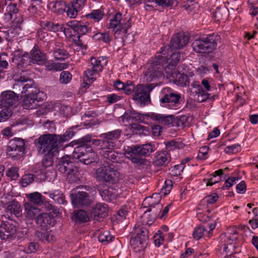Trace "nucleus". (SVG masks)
Listing matches in <instances>:
<instances>
[{
  "mask_svg": "<svg viewBox=\"0 0 258 258\" xmlns=\"http://www.w3.org/2000/svg\"><path fill=\"white\" fill-rule=\"evenodd\" d=\"M152 152L153 148L150 144L127 146L124 148V155L137 166L145 164L146 160L141 158V156H147Z\"/></svg>",
  "mask_w": 258,
  "mask_h": 258,
  "instance_id": "1",
  "label": "nucleus"
},
{
  "mask_svg": "<svg viewBox=\"0 0 258 258\" xmlns=\"http://www.w3.org/2000/svg\"><path fill=\"white\" fill-rule=\"evenodd\" d=\"M148 231L140 224L136 225L130 240V245L135 252L144 250L147 245Z\"/></svg>",
  "mask_w": 258,
  "mask_h": 258,
  "instance_id": "2",
  "label": "nucleus"
},
{
  "mask_svg": "<svg viewBox=\"0 0 258 258\" xmlns=\"http://www.w3.org/2000/svg\"><path fill=\"white\" fill-rule=\"evenodd\" d=\"M58 137L56 135L46 134L40 136L34 141L39 154L52 153L56 151L58 146L57 141Z\"/></svg>",
  "mask_w": 258,
  "mask_h": 258,
  "instance_id": "3",
  "label": "nucleus"
},
{
  "mask_svg": "<svg viewBox=\"0 0 258 258\" xmlns=\"http://www.w3.org/2000/svg\"><path fill=\"white\" fill-rule=\"evenodd\" d=\"M218 39L219 36L214 34L199 38L192 42L193 50L197 53L212 52L216 49Z\"/></svg>",
  "mask_w": 258,
  "mask_h": 258,
  "instance_id": "4",
  "label": "nucleus"
},
{
  "mask_svg": "<svg viewBox=\"0 0 258 258\" xmlns=\"http://www.w3.org/2000/svg\"><path fill=\"white\" fill-rule=\"evenodd\" d=\"M77 145L74 148L72 154V157L74 159H78L80 162L86 165H88L93 163L96 159V154L93 151V149L89 146H86V145L82 143H77L71 144L69 146H74Z\"/></svg>",
  "mask_w": 258,
  "mask_h": 258,
  "instance_id": "5",
  "label": "nucleus"
},
{
  "mask_svg": "<svg viewBox=\"0 0 258 258\" xmlns=\"http://www.w3.org/2000/svg\"><path fill=\"white\" fill-rule=\"evenodd\" d=\"M57 169L60 172L65 174L69 182H74L79 179L78 168L69 156H63L60 159Z\"/></svg>",
  "mask_w": 258,
  "mask_h": 258,
  "instance_id": "6",
  "label": "nucleus"
},
{
  "mask_svg": "<svg viewBox=\"0 0 258 258\" xmlns=\"http://www.w3.org/2000/svg\"><path fill=\"white\" fill-rule=\"evenodd\" d=\"M119 172L109 166L100 167L95 172V178L100 182L115 183L119 180Z\"/></svg>",
  "mask_w": 258,
  "mask_h": 258,
  "instance_id": "7",
  "label": "nucleus"
},
{
  "mask_svg": "<svg viewBox=\"0 0 258 258\" xmlns=\"http://www.w3.org/2000/svg\"><path fill=\"white\" fill-rule=\"evenodd\" d=\"M160 102L163 106L175 109L179 104L181 96L170 88L166 87L161 91Z\"/></svg>",
  "mask_w": 258,
  "mask_h": 258,
  "instance_id": "8",
  "label": "nucleus"
},
{
  "mask_svg": "<svg viewBox=\"0 0 258 258\" xmlns=\"http://www.w3.org/2000/svg\"><path fill=\"white\" fill-rule=\"evenodd\" d=\"M157 85V84H150L145 86L138 85L135 90L133 99L144 105L150 103V93Z\"/></svg>",
  "mask_w": 258,
  "mask_h": 258,
  "instance_id": "9",
  "label": "nucleus"
},
{
  "mask_svg": "<svg viewBox=\"0 0 258 258\" xmlns=\"http://www.w3.org/2000/svg\"><path fill=\"white\" fill-rule=\"evenodd\" d=\"M129 21L130 19L127 20L122 19V14L120 13H117L110 19L107 28L112 29L115 32V34L119 32V33H122L123 34H125L128 29L131 27Z\"/></svg>",
  "mask_w": 258,
  "mask_h": 258,
  "instance_id": "10",
  "label": "nucleus"
},
{
  "mask_svg": "<svg viewBox=\"0 0 258 258\" xmlns=\"http://www.w3.org/2000/svg\"><path fill=\"white\" fill-rule=\"evenodd\" d=\"M17 83L14 85V88L22 87L21 93L24 95H37L39 93L34 81L25 76H20L18 79H15Z\"/></svg>",
  "mask_w": 258,
  "mask_h": 258,
  "instance_id": "11",
  "label": "nucleus"
},
{
  "mask_svg": "<svg viewBox=\"0 0 258 258\" xmlns=\"http://www.w3.org/2000/svg\"><path fill=\"white\" fill-rule=\"evenodd\" d=\"M161 199V196L159 194L157 193H154L151 196L145 198L143 202L142 205L144 208L148 209L145 211V213L147 212H151L152 208H155V206H157L156 208L153 209V213L155 216L154 218L157 217L162 207L160 204Z\"/></svg>",
  "mask_w": 258,
  "mask_h": 258,
  "instance_id": "12",
  "label": "nucleus"
},
{
  "mask_svg": "<svg viewBox=\"0 0 258 258\" xmlns=\"http://www.w3.org/2000/svg\"><path fill=\"white\" fill-rule=\"evenodd\" d=\"M24 140L21 138H15L10 141L7 148L8 155L12 157H20L23 155L25 150Z\"/></svg>",
  "mask_w": 258,
  "mask_h": 258,
  "instance_id": "13",
  "label": "nucleus"
},
{
  "mask_svg": "<svg viewBox=\"0 0 258 258\" xmlns=\"http://www.w3.org/2000/svg\"><path fill=\"white\" fill-rule=\"evenodd\" d=\"M161 62V59L158 61L154 60L147 69L145 74L147 81H155L163 77V68L160 64Z\"/></svg>",
  "mask_w": 258,
  "mask_h": 258,
  "instance_id": "14",
  "label": "nucleus"
},
{
  "mask_svg": "<svg viewBox=\"0 0 258 258\" xmlns=\"http://www.w3.org/2000/svg\"><path fill=\"white\" fill-rule=\"evenodd\" d=\"M72 204L76 207L87 206L91 204V200L88 193L85 191L77 192L76 189L71 191Z\"/></svg>",
  "mask_w": 258,
  "mask_h": 258,
  "instance_id": "15",
  "label": "nucleus"
},
{
  "mask_svg": "<svg viewBox=\"0 0 258 258\" xmlns=\"http://www.w3.org/2000/svg\"><path fill=\"white\" fill-rule=\"evenodd\" d=\"M165 71L167 74V77L171 79L177 85L183 87L188 85V78L186 75L176 72L175 70L169 71V67Z\"/></svg>",
  "mask_w": 258,
  "mask_h": 258,
  "instance_id": "16",
  "label": "nucleus"
},
{
  "mask_svg": "<svg viewBox=\"0 0 258 258\" xmlns=\"http://www.w3.org/2000/svg\"><path fill=\"white\" fill-rule=\"evenodd\" d=\"M17 97L16 93L11 91L2 93L0 96V106L12 110L13 106L16 103Z\"/></svg>",
  "mask_w": 258,
  "mask_h": 258,
  "instance_id": "17",
  "label": "nucleus"
},
{
  "mask_svg": "<svg viewBox=\"0 0 258 258\" xmlns=\"http://www.w3.org/2000/svg\"><path fill=\"white\" fill-rule=\"evenodd\" d=\"M90 62L92 66V70L88 69L84 73L86 81H89V84L94 80V75L95 74L102 71L103 69V66L100 59H97L96 58L92 57L90 58Z\"/></svg>",
  "mask_w": 258,
  "mask_h": 258,
  "instance_id": "18",
  "label": "nucleus"
},
{
  "mask_svg": "<svg viewBox=\"0 0 258 258\" xmlns=\"http://www.w3.org/2000/svg\"><path fill=\"white\" fill-rule=\"evenodd\" d=\"M189 37L184 34H177L173 36L169 47L172 49H179L185 46L189 42Z\"/></svg>",
  "mask_w": 258,
  "mask_h": 258,
  "instance_id": "19",
  "label": "nucleus"
},
{
  "mask_svg": "<svg viewBox=\"0 0 258 258\" xmlns=\"http://www.w3.org/2000/svg\"><path fill=\"white\" fill-rule=\"evenodd\" d=\"M107 212L108 209L106 205L98 203L92 208L90 212V217L98 221L107 216Z\"/></svg>",
  "mask_w": 258,
  "mask_h": 258,
  "instance_id": "20",
  "label": "nucleus"
},
{
  "mask_svg": "<svg viewBox=\"0 0 258 258\" xmlns=\"http://www.w3.org/2000/svg\"><path fill=\"white\" fill-rule=\"evenodd\" d=\"M67 25L77 32L79 35H85L91 31V28L88 27V24L81 21L72 20L67 23Z\"/></svg>",
  "mask_w": 258,
  "mask_h": 258,
  "instance_id": "21",
  "label": "nucleus"
},
{
  "mask_svg": "<svg viewBox=\"0 0 258 258\" xmlns=\"http://www.w3.org/2000/svg\"><path fill=\"white\" fill-rule=\"evenodd\" d=\"M37 225L42 229H47L53 225V218L51 215L47 213H41L36 218Z\"/></svg>",
  "mask_w": 258,
  "mask_h": 258,
  "instance_id": "22",
  "label": "nucleus"
},
{
  "mask_svg": "<svg viewBox=\"0 0 258 258\" xmlns=\"http://www.w3.org/2000/svg\"><path fill=\"white\" fill-rule=\"evenodd\" d=\"M104 158L114 163H120L123 161L124 156L120 153L113 151H103L100 152Z\"/></svg>",
  "mask_w": 258,
  "mask_h": 258,
  "instance_id": "23",
  "label": "nucleus"
},
{
  "mask_svg": "<svg viewBox=\"0 0 258 258\" xmlns=\"http://www.w3.org/2000/svg\"><path fill=\"white\" fill-rule=\"evenodd\" d=\"M100 195L102 199L107 202H111L115 199L116 192L115 189L110 186L104 185L99 189Z\"/></svg>",
  "mask_w": 258,
  "mask_h": 258,
  "instance_id": "24",
  "label": "nucleus"
},
{
  "mask_svg": "<svg viewBox=\"0 0 258 258\" xmlns=\"http://www.w3.org/2000/svg\"><path fill=\"white\" fill-rule=\"evenodd\" d=\"M171 160L170 154L167 151L158 153L155 157L154 164L156 166H166Z\"/></svg>",
  "mask_w": 258,
  "mask_h": 258,
  "instance_id": "25",
  "label": "nucleus"
},
{
  "mask_svg": "<svg viewBox=\"0 0 258 258\" xmlns=\"http://www.w3.org/2000/svg\"><path fill=\"white\" fill-rule=\"evenodd\" d=\"M25 216L29 219H35L38 217L41 213L40 209L27 203L25 204Z\"/></svg>",
  "mask_w": 258,
  "mask_h": 258,
  "instance_id": "26",
  "label": "nucleus"
},
{
  "mask_svg": "<svg viewBox=\"0 0 258 258\" xmlns=\"http://www.w3.org/2000/svg\"><path fill=\"white\" fill-rule=\"evenodd\" d=\"M151 118L164 125H169L173 123L174 120V116L172 115H166L162 114L152 113Z\"/></svg>",
  "mask_w": 258,
  "mask_h": 258,
  "instance_id": "27",
  "label": "nucleus"
},
{
  "mask_svg": "<svg viewBox=\"0 0 258 258\" xmlns=\"http://www.w3.org/2000/svg\"><path fill=\"white\" fill-rule=\"evenodd\" d=\"M82 143L83 144L86 145V146H89L90 145H92L96 147L98 149L101 150V140L93 139L90 137H85L79 140L73 141L71 143V144Z\"/></svg>",
  "mask_w": 258,
  "mask_h": 258,
  "instance_id": "28",
  "label": "nucleus"
},
{
  "mask_svg": "<svg viewBox=\"0 0 258 258\" xmlns=\"http://www.w3.org/2000/svg\"><path fill=\"white\" fill-rule=\"evenodd\" d=\"M31 59L33 63L43 64L45 62L46 56L44 53L34 47L31 52Z\"/></svg>",
  "mask_w": 258,
  "mask_h": 258,
  "instance_id": "29",
  "label": "nucleus"
},
{
  "mask_svg": "<svg viewBox=\"0 0 258 258\" xmlns=\"http://www.w3.org/2000/svg\"><path fill=\"white\" fill-rule=\"evenodd\" d=\"M67 5V3L63 0H56L50 3L48 7L56 13L62 14L66 11Z\"/></svg>",
  "mask_w": 258,
  "mask_h": 258,
  "instance_id": "30",
  "label": "nucleus"
},
{
  "mask_svg": "<svg viewBox=\"0 0 258 258\" xmlns=\"http://www.w3.org/2000/svg\"><path fill=\"white\" fill-rule=\"evenodd\" d=\"M6 210L7 212H10L11 215H14L17 217H19L22 215L21 205L16 200L9 202Z\"/></svg>",
  "mask_w": 258,
  "mask_h": 258,
  "instance_id": "31",
  "label": "nucleus"
},
{
  "mask_svg": "<svg viewBox=\"0 0 258 258\" xmlns=\"http://www.w3.org/2000/svg\"><path fill=\"white\" fill-rule=\"evenodd\" d=\"M25 97L23 99V106L24 108L27 109L35 108L37 104V95H25Z\"/></svg>",
  "mask_w": 258,
  "mask_h": 258,
  "instance_id": "32",
  "label": "nucleus"
},
{
  "mask_svg": "<svg viewBox=\"0 0 258 258\" xmlns=\"http://www.w3.org/2000/svg\"><path fill=\"white\" fill-rule=\"evenodd\" d=\"M44 29L46 30L56 32L59 31H63L66 35L69 32V29L63 28L62 25L58 24H54L52 22H43L42 24Z\"/></svg>",
  "mask_w": 258,
  "mask_h": 258,
  "instance_id": "33",
  "label": "nucleus"
},
{
  "mask_svg": "<svg viewBox=\"0 0 258 258\" xmlns=\"http://www.w3.org/2000/svg\"><path fill=\"white\" fill-rule=\"evenodd\" d=\"M123 121H126L127 122H133L134 121H141L143 119V116L136 111H127L122 116Z\"/></svg>",
  "mask_w": 258,
  "mask_h": 258,
  "instance_id": "34",
  "label": "nucleus"
},
{
  "mask_svg": "<svg viewBox=\"0 0 258 258\" xmlns=\"http://www.w3.org/2000/svg\"><path fill=\"white\" fill-rule=\"evenodd\" d=\"M212 235V233L208 232V229L202 226H197L192 233L193 237L196 240H199L203 237H210Z\"/></svg>",
  "mask_w": 258,
  "mask_h": 258,
  "instance_id": "35",
  "label": "nucleus"
},
{
  "mask_svg": "<svg viewBox=\"0 0 258 258\" xmlns=\"http://www.w3.org/2000/svg\"><path fill=\"white\" fill-rule=\"evenodd\" d=\"M2 230H5V233L4 235L5 236L4 239H6L15 234L17 231L16 227L13 225L12 223L9 222H2V224L0 226Z\"/></svg>",
  "mask_w": 258,
  "mask_h": 258,
  "instance_id": "36",
  "label": "nucleus"
},
{
  "mask_svg": "<svg viewBox=\"0 0 258 258\" xmlns=\"http://www.w3.org/2000/svg\"><path fill=\"white\" fill-rule=\"evenodd\" d=\"M52 55L55 60H63L69 57V53L63 47H54L52 50Z\"/></svg>",
  "mask_w": 258,
  "mask_h": 258,
  "instance_id": "37",
  "label": "nucleus"
},
{
  "mask_svg": "<svg viewBox=\"0 0 258 258\" xmlns=\"http://www.w3.org/2000/svg\"><path fill=\"white\" fill-rule=\"evenodd\" d=\"M90 218L84 210H80L74 212V219L76 223H82L90 221Z\"/></svg>",
  "mask_w": 258,
  "mask_h": 258,
  "instance_id": "38",
  "label": "nucleus"
},
{
  "mask_svg": "<svg viewBox=\"0 0 258 258\" xmlns=\"http://www.w3.org/2000/svg\"><path fill=\"white\" fill-rule=\"evenodd\" d=\"M44 63L46 69L49 71H60L67 68L68 66L66 63L55 62L53 61H49Z\"/></svg>",
  "mask_w": 258,
  "mask_h": 258,
  "instance_id": "39",
  "label": "nucleus"
},
{
  "mask_svg": "<svg viewBox=\"0 0 258 258\" xmlns=\"http://www.w3.org/2000/svg\"><path fill=\"white\" fill-rule=\"evenodd\" d=\"M17 6V4L11 3L7 7L6 12L5 13L6 19L12 20L14 19V16H17L19 10Z\"/></svg>",
  "mask_w": 258,
  "mask_h": 258,
  "instance_id": "40",
  "label": "nucleus"
},
{
  "mask_svg": "<svg viewBox=\"0 0 258 258\" xmlns=\"http://www.w3.org/2000/svg\"><path fill=\"white\" fill-rule=\"evenodd\" d=\"M50 198L59 204H63L66 202L63 194L59 190H55L48 193Z\"/></svg>",
  "mask_w": 258,
  "mask_h": 258,
  "instance_id": "41",
  "label": "nucleus"
},
{
  "mask_svg": "<svg viewBox=\"0 0 258 258\" xmlns=\"http://www.w3.org/2000/svg\"><path fill=\"white\" fill-rule=\"evenodd\" d=\"M29 201L35 205H40L43 203L42 196L38 192H34L27 195Z\"/></svg>",
  "mask_w": 258,
  "mask_h": 258,
  "instance_id": "42",
  "label": "nucleus"
},
{
  "mask_svg": "<svg viewBox=\"0 0 258 258\" xmlns=\"http://www.w3.org/2000/svg\"><path fill=\"white\" fill-rule=\"evenodd\" d=\"M101 140V152L103 151H109L113 150V148L115 146L114 142L110 141L107 138H105L102 134L100 136Z\"/></svg>",
  "mask_w": 258,
  "mask_h": 258,
  "instance_id": "43",
  "label": "nucleus"
},
{
  "mask_svg": "<svg viewBox=\"0 0 258 258\" xmlns=\"http://www.w3.org/2000/svg\"><path fill=\"white\" fill-rule=\"evenodd\" d=\"M180 59V53L179 52H176L172 53L170 57L167 59V61L169 63V66L166 67L165 68V70L169 67V71L172 70V68L179 62Z\"/></svg>",
  "mask_w": 258,
  "mask_h": 258,
  "instance_id": "44",
  "label": "nucleus"
},
{
  "mask_svg": "<svg viewBox=\"0 0 258 258\" xmlns=\"http://www.w3.org/2000/svg\"><path fill=\"white\" fill-rule=\"evenodd\" d=\"M36 235L40 238V239L44 242H51L55 240V237L50 232H37Z\"/></svg>",
  "mask_w": 258,
  "mask_h": 258,
  "instance_id": "45",
  "label": "nucleus"
},
{
  "mask_svg": "<svg viewBox=\"0 0 258 258\" xmlns=\"http://www.w3.org/2000/svg\"><path fill=\"white\" fill-rule=\"evenodd\" d=\"M121 133V131L120 130L117 129L113 131L102 134V135L110 141L114 142V140L119 138Z\"/></svg>",
  "mask_w": 258,
  "mask_h": 258,
  "instance_id": "46",
  "label": "nucleus"
},
{
  "mask_svg": "<svg viewBox=\"0 0 258 258\" xmlns=\"http://www.w3.org/2000/svg\"><path fill=\"white\" fill-rule=\"evenodd\" d=\"M74 135L75 132L73 131H68L66 132L62 135H56V137H59V138H57L58 141H57L58 146L61 143L69 140Z\"/></svg>",
  "mask_w": 258,
  "mask_h": 258,
  "instance_id": "47",
  "label": "nucleus"
},
{
  "mask_svg": "<svg viewBox=\"0 0 258 258\" xmlns=\"http://www.w3.org/2000/svg\"><path fill=\"white\" fill-rule=\"evenodd\" d=\"M166 148L169 151L174 150L176 149H181L184 147L183 144L180 141L172 140L165 143Z\"/></svg>",
  "mask_w": 258,
  "mask_h": 258,
  "instance_id": "48",
  "label": "nucleus"
},
{
  "mask_svg": "<svg viewBox=\"0 0 258 258\" xmlns=\"http://www.w3.org/2000/svg\"><path fill=\"white\" fill-rule=\"evenodd\" d=\"M103 17V13L100 10H93L90 14L86 15V17L94 20L96 22L100 21Z\"/></svg>",
  "mask_w": 258,
  "mask_h": 258,
  "instance_id": "49",
  "label": "nucleus"
},
{
  "mask_svg": "<svg viewBox=\"0 0 258 258\" xmlns=\"http://www.w3.org/2000/svg\"><path fill=\"white\" fill-rule=\"evenodd\" d=\"M54 153L43 154L44 155V158L42 161V166L45 168L51 166L53 164L52 158L54 155Z\"/></svg>",
  "mask_w": 258,
  "mask_h": 258,
  "instance_id": "50",
  "label": "nucleus"
},
{
  "mask_svg": "<svg viewBox=\"0 0 258 258\" xmlns=\"http://www.w3.org/2000/svg\"><path fill=\"white\" fill-rule=\"evenodd\" d=\"M182 7L190 12L194 11L198 8V4L193 0H188L182 3Z\"/></svg>",
  "mask_w": 258,
  "mask_h": 258,
  "instance_id": "51",
  "label": "nucleus"
},
{
  "mask_svg": "<svg viewBox=\"0 0 258 258\" xmlns=\"http://www.w3.org/2000/svg\"><path fill=\"white\" fill-rule=\"evenodd\" d=\"M3 109L0 111V122H3L9 119L12 114L13 110L5 107H2Z\"/></svg>",
  "mask_w": 258,
  "mask_h": 258,
  "instance_id": "52",
  "label": "nucleus"
},
{
  "mask_svg": "<svg viewBox=\"0 0 258 258\" xmlns=\"http://www.w3.org/2000/svg\"><path fill=\"white\" fill-rule=\"evenodd\" d=\"M34 176L32 174H26L23 176L21 180V184L23 187H26L27 185L32 183L34 181Z\"/></svg>",
  "mask_w": 258,
  "mask_h": 258,
  "instance_id": "53",
  "label": "nucleus"
},
{
  "mask_svg": "<svg viewBox=\"0 0 258 258\" xmlns=\"http://www.w3.org/2000/svg\"><path fill=\"white\" fill-rule=\"evenodd\" d=\"M65 12H66L68 17L71 18H75L77 16L79 11H78L75 7H73L72 5L70 4L67 5Z\"/></svg>",
  "mask_w": 258,
  "mask_h": 258,
  "instance_id": "54",
  "label": "nucleus"
},
{
  "mask_svg": "<svg viewBox=\"0 0 258 258\" xmlns=\"http://www.w3.org/2000/svg\"><path fill=\"white\" fill-rule=\"evenodd\" d=\"M39 248V245L37 242H30L25 247L24 250L28 253H32L36 252Z\"/></svg>",
  "mask_w": 258,
  "mask_h": 258,
  "instance_id": "55",
  "label": "nucleus"
},
{
  "mask_svg": "<svg viewBox=\"0 0 258 258\" xmlns=\"http://www.w3.org/2000/svg\"><path fill=\"white\" fill-rule=\"evenodd\" d=\"M221 238L222 239H224L223 241L224 243H226L227 245L230 246L232 245L233 241L237 239V236L236 235V233L235 232L233 235H222Z\"/></svg>",
  "mask_w": 258,
  "mask_h": 258,
  "instance_id": "56",
  "label": "nucleus"
},
{
  "mask_svg": "<svg viewBox=\"0 0 258 258\" xmlns=\"http://www.w3.org/2000/svg\"><path fill=\"white\" fill-rule=\"evenodd\" d=\"M72 79V75L68 71H63L60 75L59 81L62 84L68 83Z\"/></svg>",
  "mask_w": 258,
  "mask_h": 258,
  "instance_id": "57",
  "label": "nucleus"
},
{
  "mask_svg": "<svg viewBox=\"0 0 258 258\" xmlns=\"http://www.w3.org/2000/svg\"><path fill=\"white\" fill-rule=\"evenodd\" d=\"M7 175L12 179L16 180L19 177L18 168L15 167L10 168L7 171Z\"/></svg>",
  "mask_w": 258,
  "mask_h": 258,
  "instance_id": "58",
  "label": "nucleus"
},
{
  "mask_svg": "<svg viewBox=\"0 0 258 258\" xmlns=\"http://www.w3.org/2000/svg\"><path fill=\"white\" fill-rule=\"evenodd\" d=\"M218 198L216 194H213L203 199L202 202L203 204H212L215 203Z\"/></svg>",
  "mask_w": 258,
  "mask_h": 258,
  "instance_id": "59",
  "label": "nucleus"
},
{
  "mask_svg": "<svg viewBox=\"0 0 258 258\" xmlns=\"http://www.w3.org/2000/svg\"><path fill=\"white\" fill-rule=\"evenodd\" d=\"M87 0H73L71 4L73 7H75L78 11H80L85 5Z\"/></svg>",
  "mask_w": 258,
  "mask_h": 258,
  "instance_id": "60",
  "label": "nucleus"
},
{
  "mask_svg": "<svg viewBox=\"0 0 258 258\" xmlns=\"http://www.w3.org/2000/svg\"><path fill=\"white\" fill-rule=\"evenodd\" d=\"M113 238L114 237L110 235L109 233L107 231L103 232L98 236V240L101 242L111 241Z\"/></svg>",
  "mask_w": 258,
  "mask_h": 258,
  "instance_id": "61",
  "label": "nucleus"
},
{
  "mask_svg": "<svg viewBox=\"0 0 258 258\" xmlns=\"http://www.w3.org/2000/svg\"><path fill=\"white\" fill-rule=\"evenodd\" d=\"M223 248V253H225L226 255H229L230 253L233 254L234 251L235 246L233 245H227L226 243H223L221 246Z\"/></svg>",
  "mask_w": 258,
  "mask_h": 258,
  "instance_id": "62",
  "label": "nucleus"
},
{
  "mask_svg": "<svg viewBox=\"0 0 258 258\" xmlns=\"http://www.w3.org/2000/svg\"><path fill=\"white\" fill-rule=\"evenodd\" d=\"M155 1L159 6L165 8L172 6L175 0H155Z\"/></svg>",
  "mask_w": 258,
  "mask_h": 258,
  "instance_id": "63",
  "label": "nucleus"
},
{
  "mask_svg": "<svg viewBox=\"0 0 258 258\" xmlns=\"http://www.w3.org/2000/svg\"><path fill=\"white\" fill-rule=\"evenodd\" d=\"M164 235L161 231H158V233L154 236V242L156 245L160 246L162 244L164 241Z\"/></svg>",
  "mask_w": 258,
  "mask_h": 258,
  "instance_id": "64",
  "label": "nucleus"
}]
</instances>
